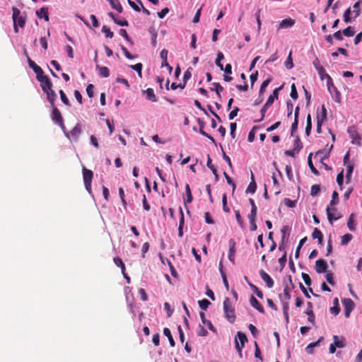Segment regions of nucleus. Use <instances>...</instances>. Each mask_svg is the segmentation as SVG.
<instances>
[{"label":"nucleus","mask_w":362,"mask_h":362,"mask_svg":"<svg viewBox=\"0 0 362 362\" xmlns=\"http://www.w3.org/2000/svg\"><path fill=\"white\" fill-rule=\"evenodd\" d=\"M223 311L226 319L230 323H233L236 319L235 311L228 297H226L223 301Z\"/></svg>","instance_id":"obj_1"},{"label":"nucleus","mask_w":362,"mask_h":362,"mask_svg":"<svg viewBox=\"0 0 362 362\" xmlns=\"http://www.w3.org/2000/svg\"><path fill=\"white\" fill-rule=\"evenodd\" d=\"M283 86L276 88L272 95L268 98L266 103L264 105L263 107L260 110L261 118L258 120H255V122H261L264 119L265 117V113L268 108L273 104L275 99H277L279 97V91L282 88Z\"/></svg>","instance_id":"obj_2"},{"label":"nucleus","mask_w":362,"mask_h":362,"mask_svg":"<svg viewBox=\"0 0 362 362\" xmlns=\"http://www.w3.org/2000/svg\"><path fill=\"white\" fill-rule=\"evenodd\" d=\"M83 179L86 189L89 194L91 193V182L93 177V173L91 170L87 169L86 167L82 168Z\"/></svg>","instance_id":"obj_3"},{"label":"nucleus","mask_w":362,"mask_h":362,"mask_svg":"<svg viewBox=\"0 0 362 362\" xmlns=\"http://www.w3.org/2000/svg\"><path fill=\"white\" fill-rule=\"evenodd\" d=\"M235 341V349L239 353L240 356L241 357L242 350L244 348L245 343L247 341V337L244 333L241 332H238Z\"/></svg>","instance_id":"obj_4"},{"label":"nucleus","mask_w":362,"mask_h":362,"mask_svg":"<svg viewBox=\"0 0 362 362\" xmlns=\"http://www.w3.org/2000/svg\"><path fill=\"white\" fill-rule=\"evenodd\" d=\"M341 301L344 308V315L348 318L354 308V303L351 298H344Z\"/></svg>","instance_id":"obj_5"},{"label":"nucleus","mask_w":362,"mask_h":362,"mask_svg":"<svg viewBox=\"0 0 362 362\" xmlns=\"http://www.w3.org/2000/svg\"><path fill=\"white\" fill-rule=\"evenodd\" d=\"M327 264L325 260L322 259H317L315 262V269L317 273L321 274L327 272Z\"/></svg>","instance_id":"obj_6"},{"label":"nucleus","mask_w":362,"mask_h":362,"mask_svg":"<svg viewBox=\"0 0 362 362\" xmlns=\"http://www.w3.org/2000/svg\"><path fill=\"white\" fill-rule=\"evenodd\" d=\"M327 109H326L325 105H322L321 107V111L319 112L318 110L317 111V115H316L317 122L323 124L327 120Z\"/></svg>","instance_id":"obj_7"},{"label":"nucleus","mask_w":362,"mask_h":362,"mask_svg":"<svg viewBox=\"0 0 362 362\" xmlns=\"http://www.w3.org/2000/svg\"><path fill=\"white\" fill-rule=\"evenodd\" d=\"M259 275L268 288H271L274 286V281L267 272L262 269L259 271Z\"/></svg>","instance_id":"obj_8"},{"label":"nucleus","mask_w":362,"mask_h":362,"mask_svg":"<svg viewBox=\"0 0 362 362\" xmlns=\"http://www.w3.org/2000/svg\"><path fill=\"white\" fill-rule=\"evenodd\" d=\"M235 241L233 239H230L229 240L228 259L233 264H235Z\"/></svg>","instance_id":"obj_9"},{"label":"nucleus","mask_w":362,"mask_h":362,"mask_svg":"<svg viewBox=\"0 0 362 362\" xmlns=\"http://www.w3.org/2000/svg\"><path fill=\"white\" fill-rule=\"evenodd\" d=\"M52 107V119L57 124L62 123L64 121L62 114L59 109L54 106Z\"/></svg>","instance_id":"obj_10"},{"label":"nucleus","mask_w":362,"mask_h":362,"mask_svg":"<svg viewBox=\"0 0 362 362\" xmlns=\"http://www.w3.org/2000/svg\"><path fill=\"white\" fill-rule=\"evenodd\" d=\"M39 81L41 83V88L43 92H47V90L52 89V83L47 76H45L43 79H40Z\"/></svg>","instance_id":"obj_11"},{"label":"nucleus","mask_w":362,"mask_h":362,"mask_svg":"<svg viewBox=\"0 0 362 362\" xmlns=\"http://www.w3.org/2000/svg\"><path fill=\"white\" fill-rule=\"evenodd\" d=\"M13 21V30L16 33H18V26L21 28H23L25 25V18L23 16H20Z\"/></svg>","instance_id":"obj_12"},{"label":"nucleus","mask_w":362,"mask_h":362,"mask_svg":"<svg viewBox=\"0 0 362 362\" xmlns=\"http://www.w3.org/2000/svg\"><path fill=\"white\" fill-rule=\"evenodd\" d=\"M308 308L305 311V313L308 315V320L313 325L315 323V316L313 311V304L311 302L307 303Z\"/></svg>","instance_id":"obj_13"},{"label":"nucleus","mask_w":362,"mask_h":362,"mask_svg":"<svg viewBox=\"0 0 362 362\" xmlns=\"http://www.w3.org/2000/svg\"><path fill=\"white\" fill-rule=\"evenodd\" d=\"M250 303L251 305L257 309L259 313H264V309L259 302L252 295L250 298Z\"/></svg>","instance_id":"obj_14"},{"label":"nucleus","mask_w":362,"mask_h":362,"mask_svg":"<svg viewBox=\"0 0 362 362\" xmlns=\"http://www.w3.org/2000/svg\"><path fill=\"white\" fill-rule=\"evenodd\" d=\"M144 94H146V98L147 100H151V102H157L158 99L156 95L154 93L153 88H148L146 90L143 91Z\"/></svg>","instance_id":"obj_15"},{"label":"nucleus","mask_w":362,"mask_h":362,"mask_svg":"<svg viewBox=\"0 0 362 362\" xmlns=\"http://www.w3.org/2000/svg\"><path fill=\"white\" fill-rule=\"evenodd\" d=\"M81 133V126L79 123L76 124V126L71 129V131L69 133L73 139L77 140L79 137V135Z\"/></svg>","instance_id":"obj_16"},{"label":"nucleus","mask_w":362,"mask_h":362,"mask_svg":"<svg viewBox=\"0 0 362 362\" xmlns=\"http://www.w3.org/2000/svg\"><path fill=\"white\" fill-rule=\"evenodd\" d=\"M296 21L292 18H286L281 21L279 24V28L286 29L292 27L295 24Z\"/></svg>","instance_id":"obj_17"},{"label":"nucleus","mask_w":362,"mask_h":362,"mask_svg":"<svg viewBox=\"0 0 362 362\" xmlns=\"http://www.w3.org/2000/svg\"><path fill=\"white\" fill-rule=\"evenodd\" d=\"M36 15L39 18H44L45 21H49L48 8L47 7H42L37 11Z\"/></svg>","instance_id":"obj_18"},{"label":"nucleus","mask_w":362,"mask_h":362,"mask_svg":"<svg viewBox=\"0 0 362 362\" xmlns=\"http://www.w3.org/2000/svg\"><path fill=\"white\" fill-rule=\"evenodd\" d=\"M45 93H46L47 99L50 103L52 107L55 106L54 101L57 100V98L55 92L52 89H51V90H47V92H45Z\"/></svg>","instance_id":"obj_19"},{"label":"nucleus","mask_w":362,"mask_h":362,"mask_svg":"<svg viewBox=\"0 0 362 362\" xmlns=\"http://www.w3.org/2000/svg\"><path fill=\"white\" fill-rule=\"evenodd\" d=\"M257 189V185L255 180L254 175L252 172H251V182H250L247 188L246 189V192L254 194Z\"/></svg>","instance_id":"obj_20"},{"label":"nucleus","mask_w":362,"mask_h":362,"mask_svg":"<svg viewBox=\"0 0 362 362\" xmlns=\"http://www.w3.org/2000/svg\"><path fill=\"white\" fill-rule=\"evenodd\" d=\"M199 315H200V317H201V320H202V322L204 325H206L208 327V328L215 332H216V329L215 327H214V325H212L211 322L210 320H208L205 318V315L204 313L201 312L199 313Z\"/></svg>","instance_id":"obj_21"},{"label":"nucleus","mask_w":362,"mask_h":362,"mask_svg":"<svg viewBox=\"0 0 362 362\" xmlns=\"http://www.w3.org/2000/svg\"><path fill=\"white\" fill-rule=\"evenodd\" d=\"M317 71L321 80L327 79V84L332 82L331 76L325 73V70L323 67L320 68Z\"/></svg>","instance_id":"obj_22"},{"label":"nucleus","mask_w":362,"mask_h":362,"mask_svg":"<svg viewBox=\"0 0 362 362\" xmlns=\"http://www.w3.org/2000/svg\"><path fill=\"white\" fill-rule=\"evenodd\" d=\"M334 344L338 348H344L345 346V339L343 337H338L334 335L333 337Z\"/></svg>","instance_id":"obj_23"},{"label":"nucleus","mask_w":362,"mask_h":362,"mask_svg":"<svg viewBox=\"0 0 362 362\" xmlns=\"http://www.w3.org/2000/svg\"><path fill=\"white\" fill-rule=\"evenodd\" d=\"M332 211H337V209L336 208H332V209H330L329 206L326 209V212H327V218L329 220V221L332 223V221L334 220H337L340 218V216H334V215L333 214V213H332Z\"/></svg>","instance_id":"obj_24"},{"label":"nucleus","mask_w":362,"mask_h":362,"mask_svg":"<svg viewBox=\"0 0 362 362\" xmlns=\"http://www.w3.org/2000/svg\"><path fill=\"white\" fill-rule=\"evenodd\" d=\"M350 136L351 138L352 144L357 146H361V136L356 132L350 133Z\"/></svg>","instance_id":"obj_25"},{"label":"nucleus","mask_w":362,"mask_h":362,"mask_svg":"<svg viewBox=\"0 0 362 362\" xmlns=\"http://www.w3.org/2000/svg\"><path fill=\"white\" fill-rule=\"evenodd\" d=\"M96 69L98 70L100 76L107 78L110 76V71L107 66L96 65Z\"/></svg>","instance_id":"obj_26"},{"label":"nucleus","mask_w":362,"mask_h":362,"mask_svg":"<svg viewBox=\"0 0 362 362\" xmlns=\"http://www.w3.org/2000/svg\"><path fill=\"white\" fill-rule=\"evenodd\" d=\"M290 288L288 285H286L284 288V295L283 297L281 294L279 295V298H281V300H286L289 301L291 299V294H290Z\"/></svg>","instance_id":"obj_27"},{"label":"nucleus","mask_w":362,"mask_h":362,"mask_svg":"<svg viewBox=\"0 0 362 362\" xmlns=\"http://www.w3.org/2000/svg\"><path fill=\"white\" fill-rule=\"evenodd\" d=\"M185 192L187 199H184V202L185 204H190L193 200V197L189 184L185 185Z\"/></svg>","instance_id":"obj_28"},{"label":"nucleus","mask_w":362,"mask_h":362,"mask_svg":"<svg viewBox=\"0 0 362 362\" xmlns=\"http://www.w3.org/2000/svg\"><path fill=\"white\" fill-rule=\"evenodd\" d=\"M111 2L110 3V6L113 9H115L118 13H122L123 8L122 6L119 1V0H110Z\"/></svg>","instance_id":"obj_29"},{"label":"nucleus","mask_w":362,"mask_h":362,"mask_svg":"<svg viewBox=\"0 0 362 362\" xmlns=\"http://www.w3.org/2000/svg\"><path fill=\"white\" fill-rule=\"evenodd\" d=\"M163 334L165 336H166L169 340V343L170 344L171 346H174L175 343V341L173 338V336L171 334V332H170V330L167 328V327H165L163 329Z\"/></svg>","instance_id":"obj_30"},{"label":"nucleus","mask_w":362,"mask_h":362,"mask_svg":"<svg viewBox=\"0 0 362 362\" xmlns=\"http://www.w3.org/2000/svg\"><path fill=\"white\" fill-rule=\"evenodd\" d=\"M271 81H272V78L269 77L262 82V83L260 86V88H259V96H261L264 94L266 88L267 87V86L269 84V83Z\"/></svg>","instance_id":"obj_31"},{"label":"nucleus","mask_w":362,"mask_h":362,"mask_svg":"<svg viewBox=\"0 0 362 362\" xmlns=\"http://www.w3.org/2000/svg\"><path fill=\"white\" fill-rule=\"evenodd\" d=\"M311 156H312V153H310V155L308 156V164L309 168H310V170L312 171V173H314L315 175H318L319 172L315 168V166L312 162V160H311Z\"/></svg>","instance_id":"obj_32"},{"label":"nucleus","mask_w":362,"mask_h":362,"mask_svg":"<svg viewBox=\"0 0 362 362\" xmlns=\"http://www.w3.org/2000/svg\"><path fill=\"white\" fill-rule=\"evenodd\" d=\"M303 148V144L299 138L298 136H296L294 144H293V148L294 151L299 152L300 150Z\"/></svg>","instance_id":"obj_33"},{"label":"nucleus","mask_w":362,"mask_h":362,"mask_svg":"<svg viewBox=\"0 0 362 362\" xmlns=\"http://www.w3.org/2000/svg\"><path fill=\"white\" fill-rule=\"evenodd\" d=\"M250 287L252 288V290L253 291V292L257 295V296L259 298H263V293L258 288L257 286H256L255 285H254L252 283H248Z\"/></svg>","instance_id":"obj_34"},{"label":"nucleus","mask_w":362,"mask_h":362,"mask_svg":"<svg viewBox=\"0 0 362 362\" xmlns=\"http://www.w3.org/2000/svg\"><path fill=\"white\" fill-rule=\"evenodd\" d=\"M113 261L116 266L121 268L122 273H124V272H125V265L122 262V259L119 257H115L113 259Z\"/></svg>","instance_id":"obj_35"},{"label":"nucleus","mask_w":362,"mask_h":362,"mask_svg":"<svg viewBox=\"0 0 362 362\" xmlns=\"http://www.w3.org/2000/svg\"><path fill=\"white\" fill-rule=\"evenodd\" d=\"M353 238V235L349 233H346L341 237V244L342 245H346Z\"/></svg>","instance_id":"obj_36"},{"label":"nucleus","mask_w":362,"mask_h":362,"mask_svg":"<svg viewBox=\"0 0 362 362\" xmlns=\"http://www.w3.org/2000/svg\"><path fill=\"white\" fill-rule=\"evenodd\" d=\"M292 52H290L285 62V66L287 69H291L293 67V63L292 59Z\"/></svg>","instance_id":"obj_37"},{"label":"nucleus","mask_w":362,"mask_h":362,"mask_svg":"<svg viewBox=\"0 0 362 362\" xmlns=\"http://www.w3.org/2000/svg\"><path fill=\"white\" fill-rule=\"evenodd\" d=\"M354 222V214H351L349 216L348 222H347V226H348L349 229L351 231H354L356 229Z\"/></svg>","instance_id":"obj_38"},{"label":"nucleus","mask_w":362,"mask_h":362,"mask_svg":"<svg viewBox=\"0 0 362 362\" xmlns=\"http://www.w3.org/2000/svg\"><path fill=\"white\" fill-rule=\"evenodd\" d=\"M212 86L214 88H211V90H215L218 97L221 96L220 93L223 91V88L220 85L219 83H213Z\"/></svg>","instance_id":"obj_39"},{"label":"nucleus","mask_w":362,"mask_h":362,"mask_svg":"<svg viewBox=\"0 0 362 362\" xmlns=\"http://www.w3.org/2000/svg\"><path fill=\"white\" fill-rule=\"evenodd\" d=\"M224 58L223 54L221 52H218L217 54V58L216 59V64L221 70L223 69V66L221 63V61Z\"/></svg>","instance_id":"obj_40"},{"label":"nucleus","mask_w":362,"mask_h":362,"mask_svg":"<svg viewBox=\"0 0 362 362\" xmlns=\"http://www.w3.org/2000/svg\"><path fill=\"white\" fill-rule=\"evenodd\" d=\"M199 305L202 310H206L211 303L207 299H202L198 301Z\"/></svg>","instance_id":"obj_41"},{"label":"nucleus","mask_w":362,"mask_h":362,"mask_svg":"<svg viewBox=\"0 0 362 362\" xmlns=\"http://www.w3.org/2000/svg\"><path fill=\"white\" fill-rule=\"evenodd\" d=\"M102 32L105 34V37L107 38H112L114 36L113 32L106 25H103L102 28Z\"/></svg>","instance_id":"obj_42"},{"label":"nucleus","mask_w":362,"mask_h":362,"mask_svg":"<svg viewBox=\"0 0 362 362\" xmlns=\"http://www.w3.org/2000/svg\"><path fill=\"white\" fill-rule=\"evenodd\" d=\"M342 33L344 34V36L346 37H352L355 34V32L354 30H353L352 27L351 26H348L346 28H345Z\"/></svg>","instance_id":"obj_43"},{"label":"nucleus","mask_w":362,"mask_h":362,"mask_svg":"<svg viewBox=\"0 0 362 362\" xmlns=\"http://www.w3.org/2000/svg\"><path fill=\"white\" fill-rule=\"evenodd\" d=\"M346 165V178L347 181L349 182L350 180L351 175V173H352L353 170H354V165L351 163H348Z\"/></svg>","instance_id":"obj_44"},{"label":"nucleus","mask_w":362,"mask_h":362,"mask_svg":"<svg viewBox=\"0 0 362 362\" xmlns=\"http://www.w3.org/2000/svg\"><path fill=\"white\" fill-rule=\"evenodd\" d=\"M34 72L36 74V78L37 81H40V79H43V78L45 76L44 75V72L40 66H38L36 68V69L34 71Z\"/></svg>","instance_id":"obj_45"},{"label":"nucleus","mask_w":362,"mask_h":362,"mask_svg":"<svg viewBox=\"0 0 362 362\" xmlns=\"http://www.w3.org/2000/svg\"><path fill=\"white\" fill-rule=\"evenodd\" d=\"M312 237L313 239H321V238H323V235L322 233V232L317 228H315L313 233H312Z\"/></svg>","instance_id":"obj_46"},{"label":"nucleus","mask_w":362,"mask_h":362,"mask_svg":"<svg viewBox=\"0 0 362 362\" xmlns=\"http://www.w3.org/2000/svg\"><path fill=\"white\" fill-rule=\"evenodd\" d=\"M320 191V187L319 185H313L311 187L310 195L313 197L317 196Z\"/></svg>","instance_id":"obj_47"},{"label":"nucleus","mask_w":362,"mask_h":362,"mask_svg":"<svg viewBox=\"0 0 362 362\" xmlns=\"http://www.w3.org/2000/svg\"><path fill=\"white\" fill-rule=\"evenodd\" d=\"M142 64L141 63H137L134 65H131L130 67L135 70L138 73V75L141 77V70H142Z\"/></svg>","instance_id":"obj_48"},{"label":"nucleus","mask_w":362,"mask_h":362,"mask_svg":"<svg viewBox=\"0 0 362 362\" xmlns=\"http://www.w3.org/2000/svg\"><path fill=\"white\" fill-rule=\"evenodd\" d=\"M59 95L62 103L66 105L70 106L69 100L62 90H59Z\"/></svg>","instance_id":"obj_49"},{"label":"nucleus","mask_w":362,"mask_h":362,"mask_svg":"<svg viewBox=\"0 0 362 362\" xmlns=\"http://www.w3.org/2000/svg\"><path fill=\"white\" fill-rule=\"evenodd\" d=\"M258 127L257 126H255V127H252L251 131L249 132L248 137H247V140H248L249 142H252L255 140V130Z\"/></svg>","instance_id":"obj_50"},{"label":"nucleus","mask_w":362,"mask_h":362,"mask_svg":"<svg viewBox=\"0 0 362 362\" xmlns=\"http://www.w3.org/2000/svg\"><path fill=\"white\" fill-rule=\"evenodd\" d=\"M361 2V1H358L353 6V8H354L353 12L355 14V16H354L355 18L358 17L360 14L359 6H360Z\"/></svg>","instance_id":"obj_51"},{"label":"nucleus","mask_w":362,"mask_h":362,"mask_svg":"<svg viewBox=\"0 0 362 362\" xmlns=\"http://www.w3.org/2000/svg\"><path fill=\"white\" fill-rule=\"evenodd\" d=\"M325 277L329 284L334 285L333 274L330 271L327 272Z\"/></svg>","instance_id":"obj_52"},{"label":"nucleus","mask_w":362,"mask_h":362,"mask_svg":"<svg viewBox=\"0 0 362 362\" xmlns=\"http://www.w3.org/2000/svg\"><path fill=\"white\" fill-rule=\"evenodd\" d=\"M350 14H351V8H348L344 13V16H343V18H344V21L345 23H349L351 22V18H350Z\"/></svg>","instance_id":"obj_53"},{"label":"nucleus","mask_w":362,"mask_h":362,"mask_svg":"<svg viewBox=\"0 0 362 362\" xmlns=\"http://www.w3.org/2000/svg\"><path fill=\"white\" fill-rule=\"evenodd\" d=\"M279 263L281 265V269H283L286 263V252H284L282 257L279 259Z\"/></svg>","instance_id":"obj_54"},{"label":"nucleus","mask_w":362,"mask_h":362,"mask_svg":"<svg viewBox=\"0 0 362 362\" xmlns=\"http://www.w3.org/2000/svg\"><path fill=\"white\" fill-rule=\"evenodd\" d=\"M149 32L152 35V36H151L152 46L155 47H156V44H157V42H156L157 33L155 32L154 30H151V29L149 30Z\"/></svg>","instance_id":"obj_55"},{"label":"nucleus","mask_w":362,"mask_h":362,"mask_svg":"<svg viewBox=\"0 0 362 362\" xmlns=\"http://www.w3.org/2000/svg\"><path fill=\"white\" fill-rule=\"evenodd\" d=\"M223 209L225 212H229L230 209L227 206V196L226 194H223L222 197Z\"/></svg>","instance_id":"obj_56"},{"label":"nucleus","mask_w":362,"mask_h":362,"mask_svg":"<svg viewBox=\"0 0 362 362\" xmlns=\"http://www.w3.org/2000/svg\"><path fill=\"white\" fill-rule=\"evenodd\" d=\"M301 276H302V279H303L305 284L307 286H310L312 283L310 276L306 273H302Z\"/></svg>","instance_id":"obj_57"},{"label":"nucleus","mask_w":362,"mask_h":362,"mask_svg":"<svg viewBox=\"0 0 362 362\" xmlns=\"http://www.w3.org/2000/svg\"><path fill=\"white\" fill-rule=\"evenodd\" d=\"M290 232V228L288 226H284L281 229V238H282V241L284 240V238H286V233H289Z\"/></svg>","instance_id":"obj_58"},{"label":"nucleus","mask_w":362,"mask_h":362,"mask_svg":"<svg viewBox=\"0 0 362 362\" xmlns=\"http://www.w3.org/2000/svg\"><path fill=\"white\" fill-rule=\"evenodd\" d=\"M94 86L93 84H88L86 88L87 95L89 98H93L94 95Z\"/></svg>","instance_id":"obj_59"},{"label":"nucleus","mask_w":362,"mask_h":362,"mask_svg":"<svg viewBox=\"0 0 362 362\" xmlns=\"http://www.w3.org/2000/svg\"><path fill=\"white\" fill-rule=\"evenodd\" d=\"M223 175L227 181V183L233 187V189L234 190L235 188V184L231 179V177L226 173H223Z\"/></svg>","instance_id":"obj_60"},{"label":"nucleus","mask_w":362,"mask_h":362,"mask_svg":"<svg viewBox=\"0 0 362 362\" xmlns=\"http://www.w3.org/2000/svg\"><path fill=\"white\" fill-rule=\"evenodd\" d=\"M12 11H13V14H12V19H13V21L15 20L16 18L21 16V11L18 8L13 7L12 8Z\"/></svg>","instance_id":"obj_61"},{"label":"nucleus","mask_w":362,"mask_h":362,"mask_svg":"<svg viewBox=\"0 0 362 362\" xmlns=\"http://www.w3.org/2000/svg\"><path fill=\"white\" fill-rule=\"evenodd\" d=\"M240 111V109L238 107H235L228 115L229 119H233L238 115V112Z\"/></svg>","instance_id":"obj_62"},{"label":"nucleus","mask_w":362,"mask_h":362,"mask_svg":"<svg viewBox=\"0 0 362 362\" xmlns=\"http://www.w3.org/2000/svg\"><path fill=\"white\" fill-rule=\"evenodd\" d=\"M284 204L286 206L290 208H293L296 206V201L291 200L288 198L284 199Z\"/></svg>","instance_id":"obj_63"},{"label":"nucleus","mask_w":362,"mask_h":362,"mask_svg":"<svg viewBox=\"0 0 362 362\" xmlns=\"http://www.w3.org/2000/svg\"><path fill=\"white\" fill-rule=\"evenodd\" d=\"M168 51L165 49H163L160 53V58L162 59V62H164L165 63H166V61L168 60Z\"/></svg>","instance_id":"obj_64"}]
</instances>
